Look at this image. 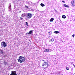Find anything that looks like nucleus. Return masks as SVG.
<instances>
[{"label": "nucleus", "instance_id": "f03ea898", "mask_svg": "<svg viewBox=\"0 0 75 75\" xmlns=\"http://www.w3.org/2000/svg\"><path fill=\"white\" fill-rule=\"evenodd\" d=\"M42 67H43L44 69H46L48 67V63L44 62L42 64Z\"/></svg>", "mask_w": 75, "mask_h": 75}, {"label": "nucleus", "instance_id": "4be33fe9", "mask_svg": "<svg viewBox=\"0 0 75 75\" xmlns=\"http://www.w3.org/2000/svg\"><path fill=\"white\" fill-rule=\"evenodd\" d=\"M74 36H75V34H73L72 35L71 37H74Z\"/></svg>", "mask_w": 75, "mask_h": 75}, {"label": "nucleus", "instance_id": "4468645a", "mask_svg": "<svg viewBox=\"0 0 75 75\" xmlns=\"http://www.w3.org/2000/svg\"><path fill=\"white\" fill-rule=\"evenodd\" d=\"M66 17H67V16H65V15H63L62 16V18H65Z\"/></svg>", "mask_w": 75, "mask_h": 75}, {"label": "nucleus", "instance_id": "a211bd4d", "mask_svg": "<svg viewBox=\"0 0 75 75\" xmlns=\"http://www.w3.org/2000/svg\"><path fill=\"white\" fill-rule=\"evenodd\" d=\"M11 8V4H9V8Z\"/></svg>", "mask_w": 75, "mask_h": 75}, {"label": "nucleus", "instance_id": "a878e982", "mask_svg": "<svg viewBox=\"0 0 75 75\" xmlns=\"http://www.w3.org/2000/svg\"><path fill=\"white\" fill-rule=\"evenodd\" d=\"M62 1L63 2V3H65V1Z\"/></svg>", "mask_w": 75, "mask_h": 75}, {"label": "nucleus", "instance_id": "2eb2a0df", "mask_svg": "<svg viewBox=\"0 0 75 75\" xmlns=\"http://www.w3.org/2000/svg\"><path fill=\"white\" fill-rule=\"evenodd\" d=\"M54 33H55V34H58V33H59V32L58 31H55Z\"/></svg>", "mask_w": 75, "mask_h": 75}, {"label": "nucleus", "instance_id": "9d476101", "mask_svg": "<svg viewBox=\"0 0 75 75\" xmlns=\"http://www.w3.org/2000/svg\"><path fill=\"white\" fill-rule=\"evenodd\" d=\"M54 21V18H52L50 20V21L51 22H52Z\"/></svg>", "mask_w": 75, "mask_h": 75}, {"label": "nucleus", "instance_id": "ddd939ff", "mask_svg": "<svg viewBox=\"0 0 75 75\" xmlns=\"http://www.w3.org/2000/svg\"><path fill=\"white\" fill-rule=\"evenodd\" d=\"M40 6H41L42 7H44L45 6V5L42 3H41L40 4Z\"/></svg>", "mask_w": 75, "mask_h": 75}, {"label": "nucleus", "instance_id": "cd10ccee", "mask_svg": "<svg viewBox=\"0 0 75 75\" xmlns=\"http://www.w3.org/2000/svg\"><path fill=\"white\" fill-rule=\"evenodd\" d=\"M51 74H52V73H51V74H50V75H51Z\"/></svg>", "mask_w": 75, "mask_h": 75}, {"label": "nucleus", "instance_id": "f3484780", "mask_svg": "<svg viewBox=\"0 0 75 75\" xmlns=\"http://www.w3.org/2000/svg\"><path fill=\"white\" fill-rule=\"evenodd\" d=\"M49 35H51V31H49L48 32Z\"/></svg>", "mask_w": 75, "mask_h": 75}, {"label": "nucleus", "instance_id": "c756f323", "mask_svg": "<svg viewBox=\"0 0 75 75\" xmlns=\"http://www.w3.org/2000/svg\"><path fill=\"white\" fill-rule=\"evenodd\" d=\"M20 12H21V11H20Z\"/></svg>", "mask_w": 75, "mask_h": 75}, {"label": "nucleus", "instance_id": "aec40b11", "mask_svg": "<svg viewBox=\"0 0 75 75\" xmlns=\"http://www.w3.org/2000/svg\"><path fill=\"white\" fill-rule=\"evenodd\" d=\"M66 69H67V70H69V67H67L66 68Z\"/></svg>", "mask_w": 75, "mask_h": 75}, {"label": "nucleus", "instance_id": "6ab92c4d", "mask_svg": "<svg viewBox=\"0 0 75 75\" xmlns=\"http://www.w3.org/2000/svg\"><path fill=\"white\" fill-rule=\"evenodd\" d=\"M51 41H52V42H53V41H54V39H53V38L51 39Z\"/></svg>", "mask_w": 75, "mask_h": 75}, {"label": "nucleus", "instance_id": "1a4fd4ad", "mask_svg": "<svg viewBox=\"0 0 75 75\" xmlns=\"http://www.w3.org/2000/svg\"><path fill=\"white\" fill-rule=\"evenodd\" d=\"M0 53L1 54H4V52L2 50H0Z\"/></svg>", "mask_w": 75, "mask_h": 75}, {"label": "nucleus", "instance_id": "412c9836", "mask_svg": "<svg viewBox=\"0 0 75 75\" xmlns=\"http://www.w3.org/2000/svg\"><path fill=\"white\" fill-rule=\"evenodd\" d=\"M25 8H28V6L25 5Z\"/></svg>", "mask_w": 75, "mask_h": 75}, {"label": "nucleus", "instance_id": "b1692460", "mask_svg": "<svg viewBox=\"0 0 75 75\" xmlns=\"http://www.w3.org/2000/svg\"><path fill=\"white\" fill-rule=\"evenodd\" d=\"M20 20H23V18H21V17H20Z\"/></svg>", "mask_w": 75, "mask_h": 75}, {"label": "nucleus", "instance_id": "393cba45", "mask_svg": "<svg viewBox=\"0 0 75 75\" xmlns=\"http://www.w3.org/2000/svg\"><path fill=\"white\" fill-rule=\"evenodd\" d=\"M25 24L26 25H28V23L27 22H25Z\"/></svg>", "mask_w": 75, "mask_h": 75}, {"label": "nucleus", "instance_id": "7ed1b4c3", "mask_svg": "<svg viewBox=\"0 0 75 75\" xmlns=\"http://www.w3.org/2000/svg\"><path fill=\"white\" fill-rule=\"evenodd\" d=\"M1 46L2 47H6V46H7V45L6 42H1Z\"/></svg>", "mask_w": 75, "mask_h": 75}, {"label": "nucleus", "instance_id": "9b49d317", "mask_svg": "<svg viewBox=\"0 0 75 75\" xmlns=\"http://www.w3.org/2000/svg\"><path fill=\"white\" fill-rule=\"evenodd\" d=\"M33 30L30 31L28 33L29 34H32V33H33Z\"/></svg>", "mask_w": 75, "mask_h": 75}, {"label": "nucleus", "instance_id": "5701e85b", "mask_svg": "<svg viewBox=\"0 0 75 75\" xmlns=\"http://www.w3.org/2000/svg\"><path fill=\"white\" fill-rule=\"evenodd\" d=\"M54 9L55 13H57V10H56L55 8H54Z\"/></svg>", "mask_w": 75, "mask_h": 75}, {"label": "nucleus", "instance_id": "f8f14e48", "mask_svg": "<svg viewBox=\"0 0 75 75\" xmlns=\"http://www.w3.org/2000/svg\"><path fill=\"white\" fill-rule=\"evenodd\" d=\"M63 6H64V7H68V8H69V6H68L66 5V4H64L63 5Z\"/></svg>", "mask_w": 75, "mask_h": 75}, {"label": "nucleus", "instance_id": "f257e3e1", "mask_svg": "<svg viewBox=\"0 0 75 75\" xmlns=\"http://www.w3.org/2000/svg\"><path fill=\"white\" fill-rule=\"evenodd\" d=\"M18 61L19 62L22 63V62L25 61V58L22 56H20L19 57V59H18Z\"/></svg>", "mask_w": 75, "mask_h": 75}, {"label": "nucleus", "instance_id": "423d86ee", "mask_svg": "<svg viewBox=\"0 0 75 75\" xmlns=\"http://www.w3.org/2000/svg\"><path fill=\"white\" fill-rule=\"evenodd\" d=\"M10 75H17V73L16 71H12Z\"/></svg>", "mask_w": 75, "mask_h": 75}, {"label": "nucleus", "instance_id": "0eeeda50", "mask_svg": "<svg viewBox=\"0 0 75 75\" xmlns=\"http://www.w3.org/2000/svg\"><path fill=\"white\" fill-rule=\"evenodd\" d=\"M26 16V14H25V13H23L21 15V16L22 17V18H24Z\"/></svg>", "mask_w": 75, "mask_h": 75}, {"label": "nucleus", "instance_id": "dca6fc26", "mask_svg": "<svg viewBox=\"0 0 75 75\" xmlns=\"http://www.w3.org/2000/svg\"><path fill=\"white\" fill-rule=\"evenodd\" d=\"M4 64L5 65H6L7 64V62L4 61Z\"/></svg>", "mask_w": 75, "mask_h": 75}, {"label": "nucleus", "instance_id": "bb28decb", "mask_svg": "<svg viewBox=\"0 0 75 75\" xmlns=\"http://www.w3.org/2000/svg\"><path fill=\"white\" fill-rule=\"evenodd\" d=\"M73 65L74 67H75V65H74V64H73Z\"/></svg>", "mask_w": 75, "mask_h": 75}, {"label": "nucleus", "instance_id": "39448f33", "mask_svg": "<svg viewBox=\"0 0 75 75\" xmlns=\"http://www.w3.org/2000/svg\"><path fill=\"white\" fill-rule=\"evenodd\" d=\"M71 6L74 7L75 6V0H72L71 2Z\"/></svg>", "mask_w": 75, "mask_h": 75}, {"label": "nucleus", "instance_id": "c85d7f7f", "mask_svg": "<svg viewBox=\"0 0 75 75\" xmlns=\"http://www.w3.org/2000/svg\"><path fill=\"white\" fill-rule=\"evenodd\" d=\"M27 25V26H28V25Z\"/></svg>", "mask_w": 75, "mask_h": 75}, {"label": "nucleus", "instance_id": "6e6552de", "mask_svg": "<svg viewBox=\"0 0 75 75\" xmlns=\"http://www.w3.org/2000/svg\"><path fill=\"white\" fill-rule=\"evenodd\" d=\"M45 52H50V50L49 49H46L44 50Z\"/></svg>", "mask_w": 75, "mask_h": 75}, {"label": "nucleus", "instance_id": "20e7f679", "mask_svg": "<svg viewBox=\"0 0 75 75\" xmlns=\"http://www.w3.org/2000/svg\"><path fill=\"white\" fill-rule=\"evenodd\" d=\"M32 14L30 13H27L26 15V17L28 18H31L32 16Z\"/></svg>", "mask_w": 75, "mask_h": 75}]
</instances>
